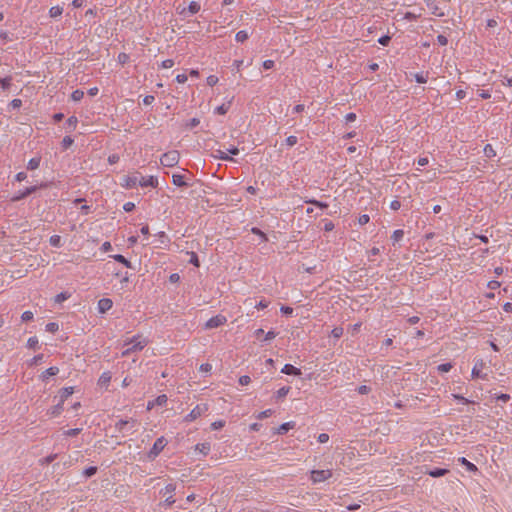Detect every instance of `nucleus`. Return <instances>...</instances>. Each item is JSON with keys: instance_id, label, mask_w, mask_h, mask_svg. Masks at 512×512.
Instances as JSON below:
<instances>
[{"instance_id": "16", "label": "nucleus", "mask_w": 512, "mask_h": 512, "mask_svg": "<svg viewBox=\"0 0 512 512\" xmlns=\"http://www.w3.org/2000/svg\"><path fill=\"white\" fill-rule=\"evenodd\" d=\"M281 372L286 375H295V376L301 375V370L291 364H285L284 367L282 368Z\"/></svg>"}, {"instance_id": "39", "label": "nucleus", "mask_w": 512, "mask_h": 512, "mask_svg": "<svg viewBox=\"0 0 512 512\" xmlns=\"http://www.w3.org/2000/svg\"><path fill=\"white\" fill-rule=\"evenodd\" d=\"M74 140L70 136H65L61 142L63 149L69 148L73 144Z\"/></svg>"}, {"instance_id": "60", "label": "nucleus", "mask_w": 512, "mask_h": 512, "mask_svg": "<svg viewBox=\"0 0 512 512\" xmlns=\"http://www.w3.org/2000/svg\"><path fill=\"white\" fill-rule=\"evenodd\" d=\"M250 382H251V378L248 375H243L239 378V383L242 386H246V385L250 384Z\"/></svg>"}, {"instance_id": "32", "label": "nucleus", "mask_w": 512, "mask_h": 512, "mask_svg": "<svg viewBox=\"0 0 512 512\" xmlns=\"http://www.w3.org/2000/svg\"><path fill=\"white\" fill-rule=\"evenodd\" d=\"M69 297H70V294H68L66 292H61L54 297V302L62 303L64 301H66Z\"/></svg>"}, {"instance_id": "62", "label": "nucleus", "mask_w": 512, "mask_h": 512, "mask_svg": "<svg viewBox=\"0 0 512 512\" xmlns=\"http://www.w3.org/2000/svg\"><path fill=\"white\" fill-rule=\"evenodd\" d=\"M117 60L121 64H125L129 60V56L126 53H120L117 57Z\"/></svg>"}, {"instance_id": "15", "label": "nucleus", "mask_w": 512, "mask_h": 512, "mask_svg": "<svg viewBox=\"0 0 512 512\" xmlns=\"http://www.w3.org/2000/svg\"><path fill=\"white\" fill-rule=\"evenodd\" d=\"M457 461L463 465L467 471L471 472V473H476L478 472V468L475 464H473L472 462H470L469 460H467L465 457H459L457 459Z\"/></svg>"}, {"instance_id": "38", "label": "nucleus", "mask_w": 512, "mask_h": 512, "mask_svg": "<svg viewBox=\"0 0 512 512\" xmlns=\"http://www.w3.org/2000/svg\"><path fill=\"white\" fill-rule=\"evenodd\" d=\"M273 414V411L271 409H266L264 411H261L256 415V418L259 420H262L264 418H268Z\"/></svg>"}, {"instance_id": "54", "label": "nucleus", "mask_w": 512, "mask_h": 512, "mask_svg": "<svg viewBox=\"0 0 512 512\" xmlns=\"http://www.w3.org/2000/svg\"><path fill=\"white\" fill-rule=\"evenodd\" d=\"M80 432H81V429H80V428H74V429L66 430V431L64 432V435H65V436H68V437H72V436H76V435H78Z\"/></svg>"}, {"instance_id": "20", "label": "nucleus", "mask_w": 512, "mask_h": 512, "mask_svg": "<svg viewBox=\"0 0 512 512\" xmlns=\"http://www.w3.org/2000/svg\"><path fill=\"white\" fill-rule=\"evenodd\" d=\"M195 450L198 451L199 453L203 454L204 456H206L209 454V452L211 450L210 443H208V442L199 443L195 446Z\"/></svg>"}, {"instance_id": "53", "label": "nucleus", "mask_w": 512, "mask_h": 512, "mask_svg": "<svg viewBox=\"0 0 512 512\" xmlns=\"http://www.w3.org/2000/svg\"><path fill=\"white\" fill-rule=\"evenodd\" d=\"M78 123V119L75 116H71L67 119V124L71 129H75Z\"/></svg>"}, {"instance_id": "23", "label": "nucleus", "mask_w": 512, "mask_h": 512, "mask_svg": "<svg viewBox=\"0 0 512 512\" xmlns=\"http://www.w3.org/2000/svg\"><path fill=\"white\" fill-rule=\"evenodd\" d=\"M449 472L447 469L435 468L427 472V474L431 477L437 478L446 475Z\"/></svg>"}, {"instance_id": "52", "label": "nucleus", "mask_w": 512, "mask_h": 512, "mask_svg": "<svg viewBox=\"0 0 512 512\" xmlns=\"http://www.w3.org/2000/svg\"><path fill=\"white\" fill-rule=\"evenodd\" d=\"M420 16H421V13L416 14V13H413V12H406L404 14V19H406V20H416Z\"/></svg>"}, {"instance_id": "31", "label": "nucleus", "mask_w": 512, "mask_h": 512, "mask_svg": "<svg viewBox=\"0 0 512 512\" xmlns=\"http://www.w3.org/2000/svg\"><path fill=\"white\" fill-rule=\"evenodd\" d=\"M229 108H230V104L229 103L228 104H222L220 106H217L215 108L214 112L216 114H219V115H225L228 112Z\"/></svg>"}, {"instance_id": "26", "label": "nucleus", "mask_w": 512, "mask_h": 512, "mask_svg": "<svg viewBox=\"0 0 512 512\" xmlns=\"http://www.w3.org/2000/svg\"><path fill=\"white\" fill-rule=\"evenodd\" d=\"M63 13V8L61 6H53L49 9V16L51 18H57L61 16Z\"/></svg>"}, {"instance_id": "61", "label": "nucleus", "mask_w": 512, "mask_h": 512, "mask_svg": "<svg viewBox=\"0 0 512 512\" xmlns=\"http://www.w3.org/2000/svg\"><path fill=\"white\" fill-rule=\"evenodd\" d=\"M391 40V37L389 35H384L378 39V42L383 45L387 46Z\"/></svg>"}, {"instance_id": "5", "label": "nucleus", "mask_w": 512, "mask_h": 512, "mask_svg": "<svg viewBox=\"0 0 512 512\" xmlns=\"http://www.w3.org/2000/svg\"><path fill=\"white\" fill-rule=\"evenodd\" d=\"M332 477V470L326 469V470H312L310 472V480L312 483H321L324 482Z\"/></svg>"}, {"instance_id": "13", "label": "nucleus", "mask_w": 512, "mask_h": 512, "mask_svg": "<svg viewBox=\"0 0 512 512\" xmlns=\"http://www.w3.org/2000/svg\"><path fill=\"white\" fill-rule=\"evenodd\" d=\"M113 306V302L109 298H102L98 301L97 309L99 313H105L109 311Z\"/></svg>"}, {"instance_id": "48", "label": "nucleus", "mask_w": 512, "mask_h": 512, "mask_svg": "<svg viewBox=\"0 0 512 512\" xmlns=\"http://www.w3.org/2000/svg\"><path fill=\"white\" fill-rule=\"evenodd\" d=\"M206 81L209 86H215L218 83L219 78L216 75H209Z\"/></svg>"}, {"instance_id": "14", "label": "nucleus", "mask_w": 512, "mask_h": 512, "mask_svg": "<svg viewBox=\"0 0 512 512\" xmlns=\"http://www.w3.org/2000/svg\"><path fill=\"white\" fill-rule=\"evenodd\" d=\"M74 393V388L73 387H65V388H62L59 392H58V398H59V402L64 404V402Z\"/></svg>"}, {"instance_id": "40", "label": "nucleus", "mask_w": 512, "mask_h": 512, "mask_svg": "<svg viewBox=\"0 0 512 512\" xmlns=\"http://www.w3.org/2000/svg\"><path fill=\"white\" fill-rule=\"evenodd\" d=\"M36 189L37 188L35 186L34 187H29L20 196L13 198V200H19L21 198H24V197L30 195L31 193L35 192Z\"/></svg>"}, {"instance_id": "49", "label": "nucleus", "mask_w": 512, "mask_h": 512, "mask_svg": "<svg viewBox=\"0 0 512 512\" xmlns=\"http://www.w3.org/2000/svg\"><path fill=\"white\" fill-rule=\"evenodd\" d=\"M270 302L266 299H261L257 304H256V308L259 309V310H263V309H266L268 306H269Z\"/></svg>"}, {"instance_id": "10", "label": "nucleus", "mask_w": 512, "mask_h": 512, "mask_svg": "<svg viewBox=\"0 0 512 512\" xmlns=\"http://www.w3.org/2000/svg\"><path fill=\"white\" fill-rule=\"evenodd\" d=\"M120 185L125 189H133L138 185V177L126 175L122 178Z\"/></svg>"}, {"instance_id": "64", "label": "nucleus", "mask_w": 512, "mask_h": 512, "mask_svg": "<svg viewBox=\"0 0 512 512\" xmlns=\"http://www.w3.org/2000/svg\"><path fill=\"white\" fill-rule=\"evenodd\" d=\"M100 250H101L102 252H104V253L111 251V250H112V245H111V243H110V242H108V241L104 242V243L101 245Z\"/></svg>"}, {"instance_id": "4", "label": "nucleus", "mask_w": 512, "mask_h": 512, "mask_svg": "<svg viewBox=\"0 0 512 512\" xmlns=\"http://www.w3.org/2000/svg\"><path fill=\"white\" fill-rule=\"evenodd\" d=\"M200 9H201L200 3L196 2V1H191L187 7L179 5L176 8L177 13L183 17H187L189 15L196 14L200 11Z\"/></svg>"}, {"instance_id": "51", "label": "nucleus", "mask_w": 512, "mask_h": 512, "mask_svg": "<svg viewBox=\"0 0 512 512\" xmlns=\"http://www.w3.org/2000/svg\"><path fill=\"white\" fill-rule=\"evenodd\" d=\"M251 232H252L253 234L258 235V237H261V239H262L263 241H267V236H266V234H265L264 232H262L260 229H258V228H256V227H253V228L251 229Z\"/></svg>"}, {"instance_id": "18", "label": "nucleus", "mask_w": 512, "mask_h": 512, "mask_svg": "<svg viewBox=\"0 0 512 512\" xmlns=\"http://www.w3.org/2000/svg\"><path fill=\"white\" fill-rule=\"evenodd\" d=\"M295 427V422L294 421H289V422H285L283 424H281L276 430H275V433L276 434H285L287 431H289L290 429H293Z\"/></svg>"}, {"instance_id": "12", "label": "nucleus", "mask_w": 512, "mask_h": 512, "mask_svg": "<svg viewBox=\"0 0 512 512\" xmlns=\"http://www.w3.org/2000/svg\"><path fill=\"white\" fill-rule=\"evenodd\" d=\"M138 424L137 420L131 419V420H120L116 423V428L118 431L123 432L126 428L129 427V429L135 428V426Z\"/></svg>"}, {"instance_id": "6", "label": "nucleus", "mask_w": 512, "mask_h": 512, "mask_svg": "<svg viewBox=\"0 0 512 512\" xmlns=\"http://www.w3.org/2000/svg\"><path fill=\"white\" fill-rule=\"evenodd\" d=\"M208 411V405L207 404H199V405H196L191 411L190 413H188L185 417H184V421L185 422H193L195 421L197 418H199L200 416H202L204 413H206Z\"/></svg>"}, {"instance_id": "27", "label": "nucleus", "mask_w": 512, "mask_h": 512, "mask_svg": "<svg viewBox=\"0 0 512 512\" xmlns=\"http://www.w3.org/2000/svg\"><path fill=\"white\" fill-rule=\"evenodd\" d=\"M40 162H41V158L40 157L31 158L28 161L27 168L29 170H35V169L39 168Z\"/></svg>"}, {"instance_id": "19", "label": "nucleus", "mask_w": 512, "mask_h": 512, "mask_svg": "<svg viewBox=\"0 0 512 512\" xmlns=\"http://www.w3.org/2000/svg\"><path fill=\"white\" fill-rule=\"evenodd\" d=\"M213 156H214V158L220 159V160L234 161V159L231 156H229L227 151H224V150H221V149L215 150L214 153H213Z\"/></svg>"}, {"instance_id": "34", "label": "nucleus", "mask_w": 512, "mask_h": 512, "mask_svg": "<svg viewBox=\"0 0 512 512\" xmlns=\"http://www.w3.org/2000/svg\"><path fill=\"white\" fill-rule=\"evenodd\" d=\"M84 96V92L82 90H75L71 94V99L75 102L80 101Z\"/></svg>"}, {"instance_id": "9", "label": "nucleus", "mask_w": 512, "mask_h": 512, "mask_svg": "<svg viewBox=\"0 0 512 512\" xmlns=\"http://www.w3.org/2000/svg\"><path fill=\"white\" fill-rule=\"evenodd\" d=\"M227 322V318L224 315H216L210 318L204 325L205 329H213L224 325Z\"/></svg>"}, {"instance_id": "33", "label": "nucleus", "mask_w": 512, "mask_h": 512, "mask_svg": "<svg viewBox=\"0 0 512 512\" xmlns=\"http://www.w3.org/2000/svg\"><path fill=\"white\" fill-rule=\"evenodd\" d=\"M427 6L430 8L432 14H434L438 17L444 16V13L437 6L431 5L430 0H427Z\"/></svg>"}, {"instance_id": "22", "label": "nucleus", "mask_w": 512, "mask_h": 512, "mask_svg": "<svg viewBox=\"0 0 512 512\" xmlns=\"http://www.w3.org/2000/svg\"><path fill=\"white\" fill-rule=\"evenodd\" d=\"M289 392H290V387L284 386L275 392L274 397L276 400H279V399L285 398L289 394Z\"/></svg>"}, {"instance_id": "42", "label": "nucleus", "mask_w": 512, "mask_h": 512, "mask_svg": "<svg viewBox=\"0 0 512 512\" xmlns=\"http://www.w3.org/2000/svg\"><path fill=\"white\" fill-rule=\"evenodd\" d=\"M414 78L415 80L418 82V83H426L428 81V76L427 74H423V73H416L414 75Z\"/></svg>"}, {"instance_id": "59", "label": "nucleus", "mask_w": 512, "mask_h": 512, "mask_svg": "<svg viewBox=\"0 0 512 512\" xmlns=\"http://www.w3.org/2000/svg\"><path fill=\"white\" fill-rule=\"evenodd\" d=\"M380 253V249L377 248V247H373L371 248L368 252H367V255H368V258L369 260H372V257L378 255Z\"/></svg>"}, {"instance_id": "63", "label": "nucleus", "mask_w": 512, "mask_h": 512, "mask_svg": "<svg viewBox=\"0 0 512 512\" xmlns=\"http://www.w3.org/2000/svg\"><path fill=\"white\" fill-rule=\"evenodd\" d=\"M200 123V120L198 118H192L190 119L187 123H186V126L188 128H193V127H196L198 126Z\"/></svg>"}, {"instance_id": "57", "label": "nucleus", "mask_w": 512, "mask_h": 512, "mask_svg": "<svg viewBox=\"0 0 512 512\" xmlns=\"http://www.w3.org/2000/svg\"><path fill=\"white\" fill-rule=\"evenodd\" d=\"M38 345V339L37 337L33 336V337H30L27 341V346L29 348H36V346Z\"/></svg>"}, {"instance_id": "3", "label": "nucleus", "mask_w": 512, "mask_h": 512, "mask_svg": "<svg viewBox=\"0 0 512 512\" xmlns=\"http://www.w3.org/2000/svg\"><path fill=\"white\" fill-rule=\"evenodd\" d=\"M167 440L164 436L159 437L153 444L152 448L148 452L147 456L149 459L154 460L167 445Z\"/></svg>"}, {"instance_id": "7", "label": "nucleus", "mask_w": 512, "mask_h": 512, "mask_svg": "<svg viewBox=\"0 0 512 512\" xmlns=\"http://www.w3.org/2000/svg\"><path fill=\"white\" fill-rule=\"evenodd\" d=\"M175 489H176V487L174 484H168L161 491L162 495L166 497L163 502L164 505L171 506L172 504L175 503V499H174Z\"/></svg>"}, {"instance_id": "36", "label": "nucleus", "mask_w": 512, "mask_h": 512, "mask_svg": "<svg viewBox=\"0 0 512 512\" xmlns=\"http://www.w3.org/2000/svg\"><path fill=\"white\" fill-rule=\"evenodd\" d=\"M167 401H168V398H167V396L165 394L159 395L154 400L155 405H157V406H164V405H166Z\"/></svg>"}, {"instance_id": "47", "label": "nucleus", "mask_w": 512, "mask_h": 512, "mask_svg": "<svg viewBox=\"0 0 512 512\" xmlns=\"http://www.w3.org/2000/svg\"><path fill=\"white\" fill-rule=\"evenodd\" d=\"M331 335L336 339L340 338L343 335V328L335 327L334 329H332Z\"/></svg>"}, {"instance_id": "21", "label": "nucleus", "mask_w": 512, "mask_h": 512, "mask_svg": "<svg viewBox=\"0 0 512 512\" xmlns=\"http://www.w3.org/2000/svg\"><path fill=\"white\" fill-rule=\"evenodd\" d=\"M172 182L175 186H178V187H183V186H186L187 183L184 179V176L181 175V174H173L172 175Z\"/></svg>"}, {"instance_id": "2", "label": "nucleus", "mask_w": 512, "mask_h": 512, "mask_svg": "<svg viewBox=\"0 0 512 512\" xmlns=\"http://www.w3.org/2000/svg\"><path fill=\"white\" fill-rule=\"evenodd\" d=\"M180 159V154L176 150H171L164 153L160 158V163L164 167H174L178 164Z\"/></svg>"}, {"instance_id": "28", "label": "nucleus", "mask_w": 512, "mask_h": 512, "mask_svg": "<svg viewBox=\"0 0 512 512\" xmlns=\"http://www.w3.org/2000/svg\"><path fill=\"white\" fill-rule=\"evenodd\" d=\"M249 38V33L246 30H240L236 33L235 39L237 42H245Z\"/></svg>"}, {"instance_id": "58", "label": "nucleus", "mask_w": 512, "mask_h": 512, "mask_svg": "<svg viewBox=\"0 0 512 512\" xmlns=\"http://www.w3.org/2000/svg\"><path fill=\"white\" fill-rule=\"evenodd\" d=\"M157 236L159 237V240H160L161 244L167 245V243L169 242V239H168V237H167L165 232H163V231L159 232L157 234Z\"/></svg>"}, {"instance_id": "1", "label": "nucleus", "mask_w": 512, "mask_h": 512, "mask_svg": "<svg viewBox=\"0 0 512 512\" xmlns=\"http://www.w3.org/2000/svg\"><path fill=\"white\" fill-rule=\"evenodd\" d=\"M128 344L131 346L122 352L123 356H128L130 353L135 351H141L148 344V339L142 335H136L128 342Z\"/></svg>"}, {"instance_id": "8", "label": "nucleus", "mask_w": 512, "mask_h": 512, "mask_svg": "<svg viewBox=\"0 0 512 512\" xmlns=\"http://www.w3.org/2000/svg\"><path fill=\"white\" fill-rule=\"evenodd\" d=\"M484 367L485 362L482 359H477L475 361L474 367L472 368V378L487 379V374L483 373Z\"/></svg>"}, {"instance_id": "50", "label": "nucleus", "mask_w": 512, "mask_h": 512, "mask_svg": "<svg viewBox=\"0 0 512 512\" xmlns=\"http://www.w3.org/2000/svg\"><path fill=\"white\" fill-rule=\"evenodd\" d=\"M212 370V365L210 363H203L199 366V371L202 373H209Z\"/></svg>"}, {"instance_id": "44", "label": "nucleus", "mask_w": 512, "mask_h": 512, "mask_svg": "<svg viewBox=\"0 0 512 512\" xmlns=\"http://www.w3.org/2000/svg\"><path fill=\"white\" fill-rule=\"evenodd\" d=\"M224 426H225L224 420H217V421H214L213 423H211L212 430H219V429L223 428Z\"/></svg>"}, {"instance_id": "24", "label": "nucleus", "mask_w": 512, "mask_h": 512, "mask_svg": "<svg viewBox=\"0 0 512 512\" xmlns=\"http://www.w3.org/2000/svg\"><path fill=\"white\" fill-rule=\"evenodd\" d=\"M63 410V404L58 402L57 405L53 406L52 408L49 409L48 411V414L51 416V417H57L61 414Z\"/></svg>"}, {"instance_id": "56", "label": "nucleus", "mask_w": 512, "mask_h": 512, "mask_svg": "<svg viewBox=\"0 0 512 512\" xmlns=\"http://www.w3.org/2000/svg\"><path fill=\"white\" fill-rule=\"evenodd\" d=\"M370 221V217L367 214H362L358 218L359 225H365Z\"/></svg>"}, {"instance_id": "55", "label": "nucleus", "mask_w": 512, "mask_h": 512, "mask_svg": "<svg viewBox=\"0 0 512 512\" xmlns=\"http://www.w3.org/2000/svg\"><path fill=\"white\" fill-rule=\"evenodd\" d=\"M34 317V314L31 311H25L21 315L22 321H31Z\"/></svg>"}, {"instance_id": "41", "label": "nucleus", "mask_w": 512, "mask_h": 512, "mask_svg": "<svg viewBox=\"0 0 512 512\" xmlns=\"http://www.w3.org/2000/svg\"><path fill=\"white\" fill-rule=\"evenodd\" d=\"M59 330V325L55 322H50L46 325V331L50 333H55Z\"/></svg>"}, {"instance_id": "30", "label": "nucleus", "mask_w": 512, "mask_h": 512, "mask_svg": "<svg viewBox=\"0 0 512 512\" xmlns=\"http://www.w3.org/2000/svg\"><path fill=\"white\" fill-rule=\"evenodd\" d=\"M484 154L487 158H493L496 156V151L491 144H486L484 147Z\"/></svg>"}, {"instance_id": "43", "label": "nucleus", "mask_w": 512, "mask_h": 512, "mask_svg": "<svg viewBox=\"0 0 512 512\" xmlns=\"http://www.w3.org/2000/svg\"><path fill=\"white\" fill-rule=\"evenodd\" d=\"M452 368V364L451 363H444V364H440L437 369L439 372L441 373H446V372H449Z\"/></svg>"}, {"instance_id": "17", "label": "nucleus", "mask_w": 512, "mask_h": 512, "mask_svg": "<svg viewBox=\"0 0 512 512\" xmlns=\"http://www.w3.org/2000/svg\"><path fill=\"white\" fill-rule=\"evenodd\" d=\"M59 372V368L56 366L50 367L41 373L40 379L42 381H47L49 377L57 375Z\"/></svg>"}, {"instance_id": "37", "label": "nucleus", "mask_w": 512, "mask_h": 512, "mask_svg": "<svg viewBox=\"0 0 512 512\" xmlns=\"http://www.w3.org/2000/svg\"><path fill=\"white\" fill-rule=\"evenodd\" d=\"M49 242L54 247L61 246V237L59 235H52L49 239Z\"/></svg>"}, {"instance_id": "35", "label": "nucleus", "mask_w": 512, "mask_h": 512, "mask_svg": "<svg viewBox=\"0 0 512 512\" xmlns=\"http://www.w3.org/2000/svg\"><path fill=\"white\" fill-rule=\"evenodd\" d=\"M111 380V375L108 372H104L99 378V384L107 385Z\"/></svg>"}, {"instance_id": "29", "label": "nucleus", "mask_w": 512, "mask_h": 512, "mask_svg": "<svg viewBox=\"0 0 512 512\" xmlns=\"http://www.w3.org/2000/svg\"><path fill=\"white\" fill-rule=\"evenodd\" d=\"M404 237V231L402 229H397L393 232L392 236H391V239L393 241V243H397L399 241H401Z\"/></svg>"}, {"instance_id": "46", "label": "nucleus", "mask_w": 512, "mask_h": 512, "mask_svg": "<svg viewBox=\"0 0 512 512\" xmlns=\"http://www.w3.org/2000/svg\"><path fill=\"white\" fill-rule=\"evenodd\" d=\"M10 83H11V78L10 77L0 78V86L4 90H7L9 88Z\"/></svg>"}, {"instance_id": "25", "label": "nucleus", "mask_w": 512, "mask_h": 512, "mask_svg": "<svg viewBox=\"0 0 512 512\" xmlns=\"http://www.w3.org/2000/svg\"><path fill=\"white\" fill-rule=\"evenodd\" d=\"M115 261L123 264L124 266H126L127 268H131L132 265H131V262L129 260H127L123 255H120V254H115V255H112L111 256Z\"/></svg>"}, {"instance_id": "11", "label": "nucleus", "mask_w": 512, "mask_h": 512, "mask_svg": "<svg viewBox=\"0 0 512 512\" xmlns=\"http://www.w3.org/2000/svg\"><path fill=\"white\" fill-rule=\"evenodd\" d=\"M138 185L141 187H157L158 185V179L155 176H148V177H141V179H138Z\"/></svg>"}, {"instance_id": "45", "label": "nucleus", "mask_w": 512, "mask_h": 512, "mask_svg": "<svg viewBox=\"0 0 512 512\" xmlns=\"http://www.w3.org/2000/svg\"><path fill=\"white\" fill-rule=\"evenodd\" d=\"M174 64H175L174 60L166 59V60L161 62L160 67L163 68V69H169V68H172L174 66Z\"/></svg>"}]
</instances>
